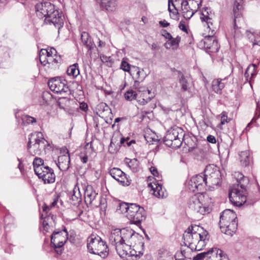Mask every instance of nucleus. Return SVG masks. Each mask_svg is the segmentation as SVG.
<instances>
[{
	"instance_id": "a19ab883",
	"label": "nucleus",
	"mask_w": 260,
	"mask_h": 260,
	"mask_svg": "<svg viewBox=\"0 0 260 260\" xmlns=\"http://www.w3.org/2000/svg\"><path fill=\"white\" fill-rule=\"evenodd\" d=\"M255 66L254 64H252L251 66H249L246 69L244 76L245 78H247L250 75L251 76V78L255 75ZM248 80V79H247Z\"/></svg>"
},
{
	"instance_id": "ddd939ff",
	"label": "nucleus",
	"mask_w": 260,
	"mask_h": 260,
	"mask_svg": "<svg viewBox=\"0 0 260 260\" xmlns=\"http://www.w3.org/2000/svg\"><path fill=\"white\" fill-rule=\"evenodd\" d=\"M203 198L201 194H195L190 197L188 202V208L192 211L201 215L209 213V209L204 206L202 202Z\"/></svg>"
},
{
	"instance_id": "423d86ee",
	"label": "nucleus",
	"mask_w": 260,
	"mask_h": 260,
	"mask_svg": "<svg viewBox=\"0 0 260 260\" xmlns=\"http://www.w3.org/2000/svg\"><path fill=\"white\" fill-rule=\"evenodd\" d=\"M185 134L183 129L174 126L168 129L163 138L165 144L172 148H179L183 142Z\"/></svg>"
},
{
	"instance_id": "37998d69",
	"label": "nucleus",
	"mask_w": 260,
	"mask_h": 260,
	"mask_svg": "<svg viewBox=\"0 0 260 260\" xmlns=\"http://www.w3.org/2000/svg\"><path fill=\"white\" fill-rule=\"evenodd\" d=\"M210 249L208 250L206 252H203L197 254L195 256L193 257V260H205L207 259L208 256L210 254Z\"/></svg>"
},
{
	"instance_id": "a211bd4d",
	"label": "nucleus",
	"mask_w": 260,
	"mask_h": 260,
	"mask_svg": "<svg viewBox=\"0 0 260 260\" xmlns=\"http://www.w3.org/2000/svg\"><path fill=\"white\" fill-rule=\"evenodd\" d=\"M100 198L99 194L91 187H87L84 192L85 202L87 206H97L99 204L96 202V200Z\"/></svg>"
},
{
	"instance_id": "6e6552de",
	"label": "nucleus",
	"mask_w": 260,
	"mask_h": 260,
	"mask_svg": "<svg viewBox=\"0 0 260 260\" xmlns=\"http://www.w3.org/2000/svg\"><path fill=\"white\" fill-rule=\"evenodd\" d=\"M45 140L41 132H35L29 135L27 150L32 156L40 154L41 149L45 146Z\"/></svg>"
},
{
	"instance_id": "49530a36",
	"label": "nucleus",
	"mask_w": 260,
	"mask_h": 260,
	"mask_svg": "<svg viewBox=\"0 0 260 260\" xmlns=\"http://www.w3.org/2000/svg\"><path fill=\"white\" fill-rule=\"evenodd\" d=\"M132 245L131 244H128V249H126V252L125 254H124V256L123 257H125V256H135V259L134 260H137V257L138 256V254L137 253V251L136 250H135L134 249L132 250H130V247L132 246Z\"/></svg>"
},
{
	"instance_id": "e433bc0d",
	"label": "nucleus",
	"mask_w": 260,
	"mask_h": 260,
	"mask_svg": "<svg viewBox=\"0 0 260 260\" xmlns=\"http://www.w3.org/2000/svg\"><path fill=\"white\" fill-rule=\"evenodd\" d=\"M53 171H54L53 169L47 166H45L41 169V170H39L38 172H36L35 174L38 176L39 178H42L48 175L49 173H51V172Z\"/></svg>"
},
{
	"instance_id": "f8f14e48",
	"label": "nucleus",
	"mask_w": 260,
	"mask_h": 260,
	"mask_svg": "<svg viewBox=\"0 0 260 260\" xmlns=\"http://www.w3.org/2000/svg\"><path fill=\"white\" fill-rule=\"evenodd\" d=\"M48 85L50 89L54 93L64 95H70L71 94L65 80H62L59 78H53L49 80Z\"/></svg>"
},
{
	"instance_id": "774afa93",
	"label": "nucleus",
	"mask_w": 260,
	"mask_h": 260,
	"mask_svg": "<svg viewBox=\"0 0 260 260\" xmlns=\"http://www.w3.org/2000/svg\"><path fill=\"white\" fill-rule=\"evenodd\" d=\"M72 200L74 201L77 202V203L80 202L81 201V199L80 198H78V197L75 196L74 194H73L72 196Z\"/></svg>"
},
{
	"instance_id": "58836bf2",
	"label": "nucleus",
	"mask_w": 260,
	"mask_h": 260,
	"mask_svg": "<svg viewBox=\"0 0 260 260\" xmlns=\"http://www.w3.org/2000/svg\"><path fill=\"white\" fill-rule=\"evenodd\" d=\"M45 183H52L55 182V175L53 172L49 173L48 175L45 176L44 177L41 178Z\"/></svg>"
},
{
	"instance_id": "5701e85b",
	"label": "nucleus",
	"mask_w": 260,
	"mask_h": 260,
	"mask_svg": "<svg viewBox=\"0 0 260 260\" xmlns=\"http://www.w3.org/2000/svg\"><path fill=\"white\" fill-rule=\"evenodd\" d=\"M198 10L194 9L191 6L187 5L186 2L182 0L181 2V10L182 15L185 19L188 20L190 19Z\"/></svg>"
},
{
	"instance_id": "3c124183",
	"label": "nucleus",
	"mask_w": 260,
	"mask_h": 260,
	"mask_svg": "<svg viewBox=\"0 0 260 260\" xmlns=\"http://www.w3.org/2000/svg\"><path fill=\"white\" fill-rule=\"evenodd\" d=\"M22 120L24 123L26 124H30L33 123L34 122H36V119L30 116L29 115H24L22 117Z\"/></svg>"
},
{
	"instance_id": "4468645a",
	"label": "nucleus",
	"mask_w": 260,
	"mask_h": 260,
	"mask_svg": "<svg viewBox=\"0 0 260 260\" xmlns=\"http://www.w3.org/2000/svg\"><path fill=\"white\" fill-rule=\"evenodd\" d=\"M207 186L204 174H200L191 177L188 184V188L191 192H201Z\"/></svg>"
},
{
	"instance_id": "473e14b6",
	"label": "nucleus",
	"mask_w": 260,
	"mask_h": 260,
	"mask_svg": "<svg viewBox=\"0 0 260 260\" xmlns=\"http://www.w3.org/2000/svg\"><path fill=\"white\" fill-rule=\"evenodd\" d=\"M126 162L127 164L128 167L133 172H137L139 171V161L136 158L129 159L126 158Z\"/></svg>"
},
{
	"instance_id": "7ed1b4c3",
	"label": "nucleus",
	"mask_w": 260,
	"mask_h": 260,
	"mask_svg": "<svg viewBox=\"0 0 260 260\" xmlns=\"http://www.w3.org/2000/svg\"><path fill=\"white\" fill-rule=\"evenodd\" d=\"M199 229V226L197 225H190L183 234V238L185 245L192 250H200L206 244L208 232L205 231L201 233Z\"/></svg>"
},
{
	"instance_id": "a878e982",
	"label": "nucleus",
	"mask_w": 260,
	"mask_h": 260,
	"mask_svg": "<svg viewBox=\"0 0 260 260\" xmlns=\"http://www.w3.org/2000/svg\"><path fill=\"white\" fill-rule=\"evenodd\" d=\"M180 41L181 37L179 36H177L175 38L172 37V39L169 40L165 43L164 46L167 49L171 48L173 50H176L178 48Z\"/></svg>"
},
{
	"instance_id": "b1692460",
	"label": "nucleus",
	"mask_w": 260,
	"mask_h": 260,
	"mask_svg": "<svg viewBox=\"0 0 260 260\" xmlns=\"http://www.w3.org/2000/svg\"><path fill=\"white\" fill-rule=\"evenodd\" d=\"M148 186L151 187L153 191V194L157 198H164L167 196V192L166 190L162 188V185L159 183H150Z\"/></svg>"
},
{
	"instance_id": "338daca9",
	"label": "nucleus",
	"mask_w": 260,
	"mask_h": 260,
	"mask_svg": "<svg viewBox=\"0 0 260 260\" xmlns=\"http://www.w3.org/2000/svg\"><path fill=\"white\" fill-rule=\"evenodd\" d=\"M171 4H172V6L174 7V8L177 10V9L175 7L174 3H173V1L172 0H169L168 1V10L169 11L171 12H172V9L171 8Z\"/></svg>"
},
{
	"instance_id": "9d476101",
	"label": "nucleus",
	"mask_w": 260,
	"mask_h": 260,
	"mask_svg": "<svg viewBox=\"0 0 260 260\" xmlns=\"http://www.w3.org/2000/svg\"><path fill=\"white\" fill-rule=\"evenodd\" d=\"M68 233L64 228L62 231H54L51 237V245L56 253L61 254L62 253V246L68 240Z\"/></svg>"
},
{
	"instance_id": "f704fd0d",
	"label": "nucleus",
	"mask_w": 260,
	"mask_h": 260,
	"mask_svg": "<svg viewBox=\"0 0 260 260\" xmlns=\"http://www.w3.org/2000/svg\"><path fill=\"white\" fill-rule=\"evenodd\" d=\"M247 36L253 45H257L260 46V31L258 34L249 33Z\"/></svg>"
},
{
	"instance_id": "6ab92c4d",
	"label": "nucleus",
	"mask_w": 260,
	"mask_h": 260,
	"mask_svg": "<svg viewBox=\"0 0 260 260\" xmlns=\"http://www.w3.org/2000/svg\"><path fill=\"white\" fill-rule=\"evenodd\" d=\"M242 20V14L234 10V18L233 20V28L231 32L235 38H239L242 36L241 31V21Z\"/></svg>"
},
{
	"instance_id": "39448f33",
	"label": "nucleus",
	"mask_w": 260,
	"mask_h": 260,
	"mask_svg": "<svg viewBox=\"0 0 260 260\" xmlns=\"http://www.w3.org/2000/svg\"><path fill=\"white\" fill-rule=\"evenodd\" d=\"M87 247L90 253L98 255L103 258H105L109 254L106 242L98 235L92 234L88 237Z\"/></svg>"
},
{
	"instance_id": "0eeeda50",
	"label": "nucleus",
	"mask_w": 260,
	"mask_h": 260,
	"mask_svg": "<svg viewBox=\"0 0 260 260\" xmlns=\"http://www.w3.org/2000/svg\"><path fill=\"white\" fill-rule=\"evenodd\" d=\"M204 175L209 189H214L221 182V173L218 168L213 165L206 166Z\"/></svg>"
},
{
	"instance_id": "bf43d9fd",
	"label": "nucleus",
	"mask_w": 260,
	"mask_h": 260,
	"mask_svg": "<svg viewBox=\"0 0 260 260\" xmlns=\"http://www.w3.org/2000/svg\"><path fill=\"white\" fill-rule=\"evenodd\" d=\"M159 24L162 27H166L170 25V23L166 20L159 21Z\"/></svg>"
},
{
	"instance_id": "2eb2a0df",
	"label": "nucleus",
	"mask_w": 260,
	"mask_h": 260,
	"mask_svg": "<svg viewBox=\"0 0 260 260\" xmlns=\"http://www.w3.org/2000/svg\"><path fill=\"white\" fill-rule=\"evenodd\" d=\"M200 45L203 46L206 51L208 53H215L217 52L219 49V45L216 37L214 36H206L203 40H202Z\"/></svg>"
},
{
	"instance_id": "dca6fc26",
	"label": "nucleus",
	"mask_w": 260,
	"mask_h": 260,
	"mask_svg": "<svg viewBox=\"0 0 260 260\" xmlns=\"http://www.w3.org/2000/svg\"><path fill=\"white\" fill-rule=\"evenodd\" d=\"M110 175L123 186H128L131 183V180L127 177L126 174L118 168H113L109 172Z\"/></svg>"
},
{
	"instance_id": "f03ea898",
	"label": "nucleus",
	"mask_w": 260,
	"mask_h": 260,
	"mask_svg": "<svg viewBox=\"0 0 260 260\" xmlns=\"http://www.w3.org/2000/svg\"><path fill=\"white\" fill-rule=\"evenodd\" d=\"M237 184H234L229 192L230 202L237 206L243 205L246 201V186L249 183L248 178L240 172L235 173Z\"/></svg>"
},
{
	"instance_id": "20e7f679",
	"label": "nucleus",
	"mask_w": 260,
	"mask_h": 260,
	"mask_svg": "<svg viewBox=\"0 0 260 260\" xmlns=\"http://www.w3.org/2000/svg\"><path fill=\"white\" fill-rule=\"evenodd\" d=\"M237 218L234 211L230 209L224 210L220 215L219 222L221 231L226 235L232 236L237 229Z\"/></svg>"
},
{
	"instance_id": "c03bdc74",
	"label": "nucleus",
	"mask_w": 260,
	"mask_h": 260,
	"mask_svg": "<svg viewBox=\"0 0 260 260\" xmlns=\"http://www.w3.org/2000/svg\"><path fill=\"white\" fill-rule=\"evenodd\" d=\"M130 204L131 203L125 202L120 203L119 210L122 213H126V214H127L129 210H130Z\"/></svg>"
},
{
	"instance_id": "e2e57ef3",
	"label": "nucleus",
	"mask_w": 260,
	"mask_h": 260,
	"mask_svg": "<svg viewBox=\"0 0 260 260\" xmlns=\"http://www.w3.org/2000/svg\"><path fill=\"white\" fill-rule=\"evenodd\" d=\"M47 53H49L48 52V49H42L40 51L39 56L45 55L47 57Z\"/></svg>"
},
{
	"instance_id": "79ce46f5",
	"label": "nucleus",
	"mask_w": 260,
	"mask_h": 260,
	"mask_svg": "<svg viewBox=\"0 0 260 260\" xmlns=\"http://www.w3.org/2000/svg\"><path fill=\"white\" fill-rule=\"evenodd\" d=\"M137 94L133 90H129L124 93V98L127 101H132L137 98Z\"/></svg>"
},
{
	"instance_id": "6e6d98bb",
	"label": "nucleus",
	"mask_w": 260,
	"mask_h": 260,
	"mask_svg": "<svg viewBox=\"0 0 260 260\" xmlns=\"http://www.w3.org/2000/svg\"><path fill=\"white\" fill-rule=\"evenodd\" d=\"M161 35L166 39L170 40L172 39V35L165 29H162L161 31Z\"/></svg>"
},
{
	"instance_id": "c85d7f7f",
	"label": "nucleus",
	"mask_w": 260,
	"mask_h": 260,
	"mask_svg": "<svg viewBox=\"0 0 260 260\" xmlns=\"http://www.w3.org/2000/svg\"><path fill=\"white\" fill-rule=\"evenodd\" d=\"M39 59L40 62L42 64L45 66L47 63L49 64H57L60 62L61 59L60 57L59 56L58 58L56 57V58L50 57L48 58L46 56H39Z\"/></svg>"
},
{
	"instance_id": "9b49d317",
	"label": "nucleus",
	"mask_w": 260,
	"mask_h": 260,
	"mask_svg": "<svg viewBox=\"0 0 260 260\" xmlns=\"http://www.w3.org/2000/svg\"><path fill=\"white\" fill-rule=\"evenodd\" d=\"M112 245L115 246L116 250L120 256H124L126 252V249L128 248V244L124 243L121 236L120 229L113 230L109 238Z\"/></svg>"
},
{
	"instance_id": "a18cd8bd",
	"label": "nucleus",
	"mask_w": 260,
	"mask_h": 260,
	"mask_svg": "<svg viewBox=\"0 0 260 260\" xmlns=\"http://www.w3.org/2000/svg\"><path fill=\"white\" fill-rule=\"evenodd\" d=\"M50 219L53 220V221H54V219L53 215H51V216L48 215V216L45 217L43 221L44 230L46 232H49V223L47 221H48Z\"/></svg>"
},
{
	"instance_id": "c756f323",
	"label": "nucleus",
	"mask_w": 260,
	"mask_h": 260,
	"mask_svg": "<svg viewBox=\"0 0 260 260\" xmlns=\"http://www.w3.org/2000/svg\"><path fill=\"white\" fill-rule=\"evenodd\" d=\"M97 114L100 116H104L105 114L111 113L109 107L105 103H101L96 107Z\"/></svg>"
},
{
	"instance_id": "aec40b11",
	"label": "nucleus",
	"mask_w": 260,
	"mask_h": 260,
	"mask_svg": "<svg viewBox=\"0 0 260 260\" xmlns=\"http://www.w3.org/2000/svg\"><path fill=\"white\" fill-rule=\"evenodd\" d=\"M174 70L177 73L178 81L181 87V89L183 91L187 90L189 83L191 81L190 77L188 75H184L180 71L176 70L175 69Z\"/></svg>"
},
{
	"instance_id": "680f3d73",
	"label": "nucleus",
	"mask_w": 260,
	"mask_h": 260,
	"mask_svg": "<svg viewBox=\"0 0 260 260\" xmlns=\"http://www.w3.org/2000/svg\"><path fill=\"white\" fill-rule=\"evenodd\" d=\"M150 171L152 174V175L154 176H157L158 175V173L156 168L154 167H150Z\"/></svg>"
},
{
	"instance_id": "f257e3e1",
	"label": "nucleus",
	"mask_w": 260,
	"mask_h": 260,
	"mask_svg": "<svg viewBox=\"0 0 260 260\" xmlns=\"http://www.w3.org/2000/svg\"><path fill=\"white\" fill-rule=\"evenodd\" d=\"M35 7L37 16L40 19L45 17L44 21L46 24H52L58 29L62 27L63 19L62 13L54 5L46 2L38 3Z\"/></svg>"
},
{
	"instance_id": "4be33fe9",
	"label": "nucleus",
	"mask_w": 260,
	"mask_h": 260,
	"mask_svg": "<svg viewBox=\"0 0 260 260\" xmlns=\"http://www.w3.org/2000/svg\"><path fill=\"white\" fill-rule=\"evenodd\" d=\"M70 162V155L67 152L66 154L58 156V163L56 165L61 171H65L69 168Z\"/></svg>"
},
{
	"instance_id": "0e129e2a",
	"label": "nucleus",
	"mask_w": 260,
	"mask_h": 260,
	"mask_svg": "<svg viewBox=\"0 0 260 260\" xmlns=\"http://www.w3.org/2000/svg\"><path fill=\"white\" fill-rule=\"evenodd\" d=\"M235 5H236V6L234 7V9H233V12L234 13V10H236V11L237 13L238 12L241 14V12L239 11V10L241 9L242 6L241 5H240L239 4H236V3H235Z\"/></svg>"
},
{
	"instance_id": "052dcab7",
	"label": "nucleus",
	"mask_w": 260,
	"mask_h": 260,
	"mask_svg": "<svg viewBox=\"0 0 260 260\" xmlns=\"http://www.w3.org/2000/svg\"><path fill=\"white\" fill-rule=\"evenodd\" d=\"M207 141L211 143L214 144L216 143V139L215 137L212 135H209L207 137Z\"/></svg>"
},
{
	"instance_id": "7c9ffc66",
	"label": "nucleus",
	"mask_w": 260,
	"mask_h": 260,
	"mask_svg": "<svg viewBox=\"0 0 260 260\" xmlns=\"http://www.w3.org/2000/svg\"><path fill=\"white\" fill-rule=\"evenodd\" d=\"M239 157L241 164L243 166L246 167L249 165L250 160V152L249 151H241L239 153Z\"/></svg>"
},
{
	"instance_id": "72a5a7b5",
	"label": "nucleus",
	"mask_w": 260,
	"mask_h": 260,
	"mask_svg": "<svg viewBox=\"0 0 260 260\" xmlns=\"http://www.w3.org/2000/svg\"><path fill=\"white\" fill-rule=\"evenodd\" d=\"M45 165L44 164V160L39 157H36L33 161V167L35 172H38Z\"/></svg>"
},
{
	"instance_id": "bb28decb",
	"label": "nucleus",
	"mask_w": 260,
	"mask_h": 260,
	"mask_svg": "<svg viewBox=\"0 0 260 260\" xmlns=\"http://www.w3.org/2000/svg\"><path fill=\"white\" fill-rule=\"evenodd\" d=\"M81 40L83 44L86 46L89 50H91L93 48L94 44L87 32L85 31L82 32L81 34Z\"/></svg>"
},
{
	"instance_id": "13d9d810",
	"label": "nucleus",
	"mask_w": 260,
	"mask_h": 260,
	"mask_svg": "<svg viewBox=\"0 0 260 260\" xmlns=\"http://www.w3.org/2000/svg\"><path fill=\"white\" fill-rule=\"evenodd\" d=\"M179 28L183 31H187V29L185 25V22L183 20L180 21L179 24Z\"/></svg>"
},
{
	"instance_id": "ea45409f",
	"label": "nucleus",
	"mask_w": 260,
	"mask_h": 260,
	"mask_svg": "<svg viewBox=\"0 0 260 260\" xmlns=\"http://www.w3.org/2000/svg\"><path fill=\"white\" fill-rule=\"evenodd\" d=\"M134 69L135 72L136 73L135 78L138 79V81H135L134 86H136L138 84L139 81H142L144 78L143 76L142 77L141 76V75H142L143 73V70H141L138 67H134Z\"/></svg>"
},
{
	"instance_id": "8fccbe9b",
	"label": "nucleus",
	"mask_w": 260,
	"mask_h": 260,
	"mask_svg": "<svg viewBox=\"0 0 260 260\" xmlns=\"http://www.w3.org/2000/svg\"><path fill=\"white\" fill-rule=\"evenodd\" d=\"M231 120L230 118H228V113L225 111H223L221 113V124L223 125L228 123Z\"/></svg>"
},
{
	"instance_id": "c9c22d12",
	"label": "nucleus",
	"mask_w": 260,
	"mask_h": 260,
	"mask_svg": "<svg viewBox=\"0 0 260 260\" xmlns=\"http://www.w3.org/2000/svg\"><path fill=\"white\" fill-rule=\"evenodd\" d=\"M67 73L69 76L77 77L79 74V70L78 68V64L75 63L70 66L67 69Z\"/></svg>"
},
{
	"instance_id": "69168bd1",
	"label": "nucleus",
	"mask_w": 260,
	"mask_h": 260,
	"mask_svg": "<svg viewBox=\"0 0 260 260\" xmlns=\"http://www.w3.org/2000/svg\"><path fill=\"white\" fill-rule=\"evenodd\" d=\"M80 108L81 110L86 111L88 109L87 105L85 103H82L80 104Z\"/></svg>"
},
{
	"instance_id": "864d4df0",
	"label": "nucleus",
	"mask_w": 260,
	"mask_h": 260,
	"mask_svg": "<svg viewBox=\"0 0 260 260\" xmlns=\"http://www.w3.org/2000/svg\"><path fill=\"white\" fill-rule=\"evenodd\" d=\"M187 143L186 144L188 146L189 149L193 150L197 146L196 143L193 142L192 140L190 138H189L187 140Z\"/></svg>"
},
{
	"instance_id": "4c0bfd02",
	"label": "nucleus",
	"mask_w": 260,
	"mask_h": 260,
	"mask_svg": "<svg viewBox=\"0 0 260 260\" xmlns=\"http://www.w3.org/2000/svg\"><path fill=\"white\" fill-rule=\"evenodd\" d=\"M70 100L69 98L62 96L59 98L58 105L60 108L64 109L70 106Z\"/></svg>"
},
{
	"instance_id": "393cba45",
	"label": "nucleus",
	"mask_w": 260,
	"mask_h": 260,
	"mask_svg": "<svg viewBox=\"0 0 260 260\" xmlns=\"http://www.w3.org/2000/svg\"><path fill=\"white\" fill-rule=\"evenodd\" d=\"M212 14L210 9L208 8H205L202 12V15L200 19L202 22H205L206 24L207 28L211 29V26L213 25L212 21Z\"/></svg>"
},
{
	"instance_id": "de8ad7c7",
	"label": "nucleus",
	"mask_w": 260,
	"mask_h": 260,
	"mask_svg": "<svg viewBox=\"0 0 260 260\" xmlns=\"http://www.w3.org/2000/svg\"><path fill=\"white\" fill-rule=\"evenodd\" d=\"M96 202L99 204L97 206H93L94 207H101V209L105 208L106 207V200L105 198L102 197L100 194V198L96 200Z\"/></svg>"
},
{
	"instance_id": "603ef678",
	"label": "nucleus",
	"mask_w": 260,
	"mask_h": 260,
	"mask_svg": "<svg viewBox=\"0 0 260 260\" xmlns=\"http://www.w3.org/2000/svg\"><path fill=\"white\" fill-rule=\"evenodd\" d=\"M120 69L125 72H129L130 70V64L125 61H122L120 65Z\"/></svg>"
},
{
	"instance_id": "f3484780",
	"label": "nucleus",
	"mask_w": 260,
	"mask_h": 260,
	"mask_svg": "<svg viewBox=\"0 0 260 260\" xmlns=\"http://www.w3.org/2000/svg\"><path fill=\"white\" fill-rule=\"evenodd\" d=\"M120 232L124 243L126 241L127 244L136 245V240H142L141 236L132 229H123L120 230Z\"/></svg>"
},
{
	"instance_id": "2f4dec72",
	"label": "nucleus",
	"mask_w": 260,
	"mask_h": 260,
	"mask_svg": "<svg viewBox=\"0 0 260 260\" xmlns=\"http://www.w3.org/2000/svg\"><path fill=\"white\" fill-rule=\"evenodd\" d=\"M222 80L220 79H214L212 83V87L213 90L217 93H220L222 89L224 87V84L221 82Z\"/></svg>"
},
{
	"instance_id": "4d7b16f0",
	"label": "nucleus",
	"mask_w": 260,
	"mask_h": 260,
	"mask_svg": "<svg viewBox=\"0 0 260 260\" xmlns=\"http://www.w3.org/2000/svg\"><path fill=\"white\" fill-rule=\"evenodd\" d=\"M152 99V98L148 97V98L142 99L141 100H139V103L140 105H144L150 102Z\"/></svg>"
},
{
	"instance_id": "1a4fd4ad",
	"label": "nucleus",
	"mask_w": 260,
	"mask_h": 260,
	"mask_svg": "<svg viewBox=\"0 0 260 260\" xmlns=\"http://www.w3.org/2000/svg\"><path fill=\"white\" fill-rule=\"evenodd\" d=\"M125 216L131 223L139 226L145 219L146 213L143 207L136 204H130V210Z\"/></svg>"
},
{
	"instance_id": "cd10ccee",
	"label": "nucleus",
	"mask_w": 260,
	"mask_h": 260,
	"mask_svg": "<svg viewBox=\"0 0 260 260\" xmlns=\"http://www.w3.org/2000/svg\"><path fill=\"white\" fill-rule=\"evenodd\" d=\"M174 255L166 249H160L158 251L157 260H174Z\"/></svg>"
},
{
	"instance_id": "412c9836",
	"label": "nucleus",
	"mask_w": 260,
	"mask_h": 260,
	"mask_svg": "<svg viewBox=\"0 0 260 260\" xmlns=\"http://www.w3.org/2000/svg\"><path fill=\"white\" fill-rule=\"evenodd\" d=\"M210 254L206 260H229L226 254L219 249H210Z\"/></svg>"
},
{
	"instance_id": "09e8293b",
	"label": "nucleus",
	"mask_w": 260,
	"mask_h": 260,
	"mask_svg": "<svg viewBox=\"0 0 260 260\" xmlns=\"http://www.w3.org/2000/svg\"><path fill=\"white\" fill-rule=\"evenodd\" d=\"M129 137H122L121 138L120 143L124 146H125V144H126L127 146H130L132 144L135 143V141L134 140H132L131 141H129Z\"/></svg>"
},
{
	"instance_id": "5fc2aeb1",
	"label": "nucleus",
	"mask_w": 260,
	"mask_h": 260,
	"mask_svg": "<svg viewBox=\"0 0 260 260\" xmlns=\"http://www.w3.org/2000/svg\"><path fill=\"white\" fill-rule=\"evenodd\" d=\"M48 49V52L49 53H47V57L48 58H50V57L53 58V55H54V56L56 55L57 51L54 48H51L50 49Z\"/></svg>"
}]
</instances>
